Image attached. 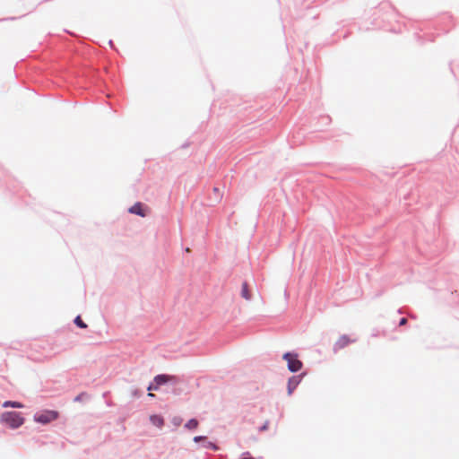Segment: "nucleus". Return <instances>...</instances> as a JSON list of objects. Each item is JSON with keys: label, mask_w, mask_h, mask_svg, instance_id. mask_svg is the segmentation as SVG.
Segmentation results:
<instances>
[{"label": "nucleus", "mask_w": 459, "mask_h": 459, "mask_svg": "<svg viewBox=\"0 0 459 459\" xmlns=\"http://www.w3.org/2000/svg\"><path fill=\"white\" fill-rule=\"evenodd\" d=\"M150 421L153 426L159 429H161L164 426V418L159 414L151 415Z\"/></svg>", "instance_id": "nucleus-8"}, {"label": "nucleus", "mask_w": 459, "mask_h": 459, "mask_svg": "<svg viewBox=\"0 0 459 459\" xmlns=\"http://www.w3.org/2000/svg\"><path fill=\"white\" fill-rule=\"evenodd\" d=\"M352 341L347 335H342L334 343V350L338 351L348 346Z\"/></svg>", "instance_id": "nucleus-6"}, {"label": "nucleus", "mask_w": 459, "mask_h": 459, "mask_svg": "<svg viewBox=\"0 0 459 459\" xmlns=\"http://www.w3.org/2000/svg\"><path fill=\"white\" fill-rule=\"evenodd\" d=\"M300 380H301V376L300 375L292 376L289 379V383H288V394H292V392L294 391L296 386L299 384Z\"/></svg>", "instance_id": "nucleus-7"}, {"label": "nucleus", "mask_w": 459, "mask_h": 459, "mask_svg": "<svg viewBox=\"0 0 459 459\" xmlns=\"http://www.w3.org/2000/svg\"><path fill=\"white\" fill-rule=\"evenodd\" d=\"M198 427V421L195 419H191L186 423V428L195 429Z\"/></svg>", "instance_id": "nucleus-11"}, {"label": "nucleus", "mask_w": 459, "mask_h": 459, "mask_svg": "<svg viewBox=\"0 0 459 459\" xmlns=\"http://www.w3.org/2000/svg\"><path fill=\"white\" fill-rule=\"evenodd\" d=\"M74 324L80 328H86L87 325L82 320L81 316H78L74 319Z\"/></svg>", "instance_id": "nucleus-12"}, {"label": "nucleus", "mask_w": 459, "mask_h": 459, "mask_svg": "<svg viewBox=\"0 0 459 459\" xmlns=\"http://www.w3.org/2000/svg\"><path fill=\"white\" fill-rule=\"evenodd\" d=\"M1 420L12 429H17L24 422L21 413L16 411H6L1 415Z\"/></svg>", "instance_id": "nucleus-1"}, {"label": "nucleus", "mask_w": 459, "mask_h": 459, "mask_svg": "<svg viewBox=\"0 0 459 459\" xmlns=\"http://www.w3.org/2000/svg\"><path fill=\"white\" fill-rule=\"evenodd\" d=\"M148 395L152 397V396H153V394L149 393V394H148Z\"/></svg>", "instance_id": "nucleus-16"}, {"label": "nucleus", "mask_w": 459, "mask_h": 459, "mask_svg": "<svg viewBox=\"0 0 459 459\" xmlns=\"http://www.w3.org/2000/svg\"><path fill=\"white\" fill-rule=\"evenodd\" d=\"M3 407L22 408L23 404L18 402L6 401L3 403Z\"/></svg>", "instance_id": "nucleus-10"}, {"label": "nucleus", "mask_w": 459, "mask_h": 459, "mask_svg": "<svg viewBox=\"0 0 459 459\" xmlns=\"http://www.w3.org/2000/svg\"><path fill=\"white\" fill-rule=\"evenodd\" d=\"M147 210L148 208L145 207L142 203H136L129 209V212L137 214L141 217H145L147 215Z\"/></svg>", "instance_id": "nucleus-5"}, {"label": "nucleus", "mask_w": 459, "mask_h": 459, "mask_svg": "<svg viewBox=\"0 0 459 459\" xmlns=\"http://www.w3.org/2000/svg\"><path fill=\"white\" fill-rule=\"evenodd\" d=\"M204 437H201V436H197V437H194V441L195 442H199L201 441L202 439H204Z\"/></svg>", "instance_id": "nucleus-15"}, {"label": "nucleus", "mask_w": 459, "mask_h": 459, "mask_svg": "<svg viewBox=\"0 0 459 459\" xmlns=\"http://www.w3.org/2000/svg\"><path fill=\"white\" fill-rule=\"evenodd\" d=\"M241 297L245 299L246 300L251 299V292L249 290L248 283L247 281H244L241 286Z\"/></svg>", "instance_id": "nucleus-9"}, {"label": "nucleus", "mask_w": 459, "mask_h": 459, "mask_svg": "<svg viewBox=\"0 0 459 459\" xmlns=\"http://www.w3.org/2000/svg\"><path fill=\"white\" fill-rule=\"evenodd\" d=\"M85 396H86V394H85L84 393H82V394H78V395L74 398V401H75V402H82Z\"/></svg>", "instance_id": "nucleus-13"}, {"label": "nucleus", "mask_w": 459, "mask_h": 459, "mask_svg": "<svg viewBox=\"0 0 459 459\" xmlns=\"http://www.w3.org/2000/svg\"><path fill=\"white\" fill-rule=\"evenodd\" d=\"M169 380L167 375H157L154 378V383L148 386V390H157L160 385L167 383Z\"/></svg>", "instance_id": "nucleus-4"}, {"label": "nucleus", "mask_w": 459, "mask_h": 459, "mask_svg": "<svg viewBox=\"0 0 459 459\" xmlns=\"http://www.w3.org/2000/svg\"><path fill=\"white\" fill-rule=\"evenodd\" d=\"M283 359L287 363L288 369L291 372H297L302 368L303 363L297 353L287 352L283 355Z\"/></svg>", "instance_id": "nucleus-3"}, {"label": "nucleus", "mask_w": 459, "mask_h": 459, "mask_svg": "<svg viewBox=\"0 0 459 459\" xmlns=\"http://www.w3.org/2000/svg\"><path fill=\"white\" fill-rule=\"evenodd\" d=\"M406 323H407V319L405 317H403L399 322V325H406Z\"/></svg>", "instance_id": "nucleus-14"}, {"label": "nucleus", "mask_w": 459, "mask_h": 459, "mask_svg": "<svg viewBox=\"0 0 459 459\" xmlns=\"http://www.w3.org/2000/svg\"><path fill=\"white\" fill-rule=\"evenodd\" d=\"M59 416V412L57 411L53 410H45L35 413L34 420L41 423L48 424L54 420H56Z\"/></svg>", "instance_id": "nucleus-2"}]
</instances>
